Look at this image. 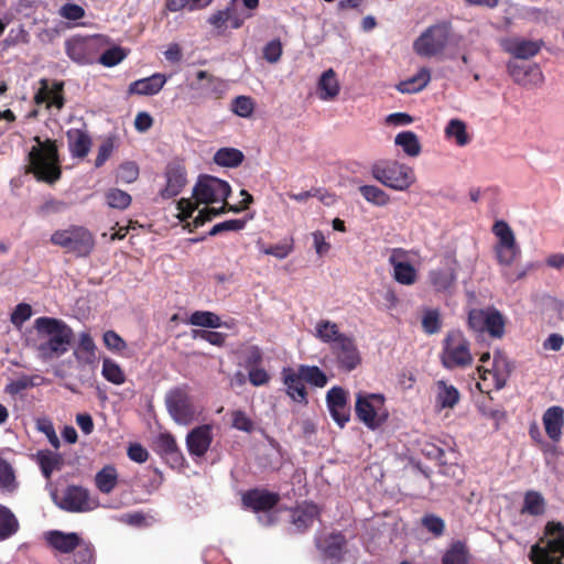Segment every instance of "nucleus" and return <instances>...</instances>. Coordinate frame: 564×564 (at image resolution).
<instances>
[{"label":"nucleus","instance_id":"nucleus-1","mask_svg":"<svg viewBox=\"0 0 564 564\" xmlns=\"http://www.w3.org/2000/svg\"><path fill=\"white\" fill-rule=\"evenodd\" d=\"M39 333L48 336L47 339L37 345L39 358L47 361L59 358L69 349L73 330L63 321L53 317H39L34 322Z\"/></svg>","mask_w":564,"mask_h":564},{"label":"nucleus","instance_id":"nucleus-2","mask_svg":"<svg viewBox=\"0 0 564 564\" xmlns=\"http://www.w3.org/2000/svg\"><path fill=\"white\" fill-rule=\"evenodd\" d=\"M34 140L39 147H33L29 152L28 172L34 174L39 181L53 184L62 175L56 141L46 139L41 142L39 137H35Z\"/></svg>","mask_w":564,"mask_h":564},{"label":"nucleus","instance_id":"nucleus-3","mask_svg":"<svg viewBox=\"0 0 564 564\" xmlns=\"http://www.w3.org/2000/svg\"><path fill=\"white\" fill-rule=\"evenodd\" d=\"M50 242L77 258L89 257L96 247L94 234L87 227L79 225L55 230L51 235Z\"/></svg>","mask_w":564,"mask_h":564},{"label":"nucleus","instance_id":"nucleus-4","mask_svg":"<svg viewBox=\"0 0 564 564\" xmlns=\"http://www.w3.org/2000/svg\"><path fill=\"white\" fill-rule=\"evenodd\" d=\"M544 535L552 539L544 546L535 543L529 552L532 564H564V524L549 521L544 528Z\"/></svg>","mask_w":564,"mask_h":564},{"label":"nucleus","instance_id":"nucleus-5","mask_svg":"<svg viewBox=\"0 0 564 564\" xmlns=\"http://www.w3.org/2000/svg\"><path fill=\"white\" fill-rule=\"evenodd\" d=\"M108 44V37L102 34H76L65 40L64 48L65 54L72 62L85 66L96 63L100 52Z\"/></svg>","mask_w":564,"mask_h":564},{"label":"nucleus","instance_id":"nucleus-6","mask_svg":"<svg viewBox=\"0 0 564 564\" xmlns=\"http://www.w3.org/2000/svg\"><path fill=\"white\" fill-rule=\"evenodd\" d=\"M370 172L376 181L395 191H406L415 182L413 170L398 161H376Z\"/></svg>","mask_w":564,"mask_h":564},{"label":"nucleus","instance_id":"nucleus-7","mask_svg":"<svg viewBox=\"0 0 564 564\" xmlns=\"http://www.w3.org/2000/svg\"><path fill=\"white\" fill-rule=\"evenodd\" d=\"M469 341L460 330H449L443 339L441 362L444 368L453 370L466 368L473 364Z\"/></svg>","mask_w":564,"mask_h":564},{"label":"nucleus","instance_id":"nucleus-8","mask_svg":"<svg viewBox=\"0 0 564 564\" xmlns=\"http://www.w3.org/2000/svg\"><path fill=\"white\" fill-rule=\"evenodd\" d=\"M165 406L171 417L181 425L191 424L199 413L187 384L170 389L165 394Z\"/></svg>","mask_w":564,"mask_h":564},{"label":"nucleus","instance_id":"nucleus-9","mask_svg":"<svg viewBox=\"0 0 564 564\" xmlns=\"http://www.w3.org/2000/svg\"><path fill=\"white\" fill-rule=\"evenodd\" d=\"M511 370L512 366L508 358L501 352H496L494 356L491 369H487L482 366L477 367V372L480 380L477 383L478 389L481 392L487 393L492 389H502L508 381Z\"/></svg>","mask_w":564,"mask_h":564},{"label":"nucleus","instance_id":"nucleus-10","mask_svg":"<svg viewBox=\"0 0 564 564\" xmlns=\"http://www.w3.org/2000/svg\"><path fill=\"white\" fill-rule=\"evenodd\" d=\"M491 230L498 239L494 247L498 263L503 267H510L521 253L511 227L505 220H497Z\"/></svg>","mask_w":564,"mask_h":564},{"label":"nucleus","instance_id":"nucleus-11","mask_svg":"<svg viewBox=\"0 0 564 564\" xmlns=\"http://www.w3.org/2000/svg\"><path fill=\"white\" fill-rule=\"evenodd\" d=\"M231 193L228 182L212 175H200L193 188V197L200 204L225 202Z\"/></svg>","mask_w":564,"mask_h":564},{"label":"nucleus","instance_id":"nucleus-12","mask_svg":"<svg viewBox=\"0 0 564 564\" xmlns=\"http://www.w3.org/2000/svg\"><path fill=\"white\" fill-rule=\"evenodd\" d=\"M384 405V397L379 393H358L356 398L355 412L359 421L368 429L376 430L384 421L380 417V410Z\"/></svg>","mask_w":564,"mask_h":564},{"label":"nucleus","instance_id":"nucleus-13","mask_svg":"<svg viewBox=\"0 0 564 564\" xmlns=\"http://www.w3.org/2000/svg\"><path fill=\"white\" fill-rule=\"evenodd\" d=\"M448 42V30L444 25H433L426 29L414 42V51L425 57L441 54Z\"/></svg>","mask_w":564,"mask_h":564},{"label":"nucleus","instance_id":"nucleus-14","mask_svg":"<svg viewBox=\"0 0 564 564\" xmlns=\"http://www.w3.org/2000/svg\"><path fill=\"white\" fill-rule=\"evenodd\" d=\"M332 355L339 369L350 372L361 364V355L352 336L340 338L330 345Z\"/></svg>","mask_w":564,"mask_h":564},{"label":"nucleus","instance_id":"nucleus-15","mask_svg":"<svg viewBox=\"0 0 564 564\" xmlns=\"http://www.w3.org/2000/svg\"><path fill=\"white\" fill-rule=\"evenodd\" d=\"M507 72L513 82L524 88L539 87L544 83V75L538 64H520L514 61L507 63Z\"/></svg>","mask_w":564,"mask_h":564},{"label":"nucleus","instance_id":"nucleus-16","mask_svg":"<svg viewBox=\"0 0 564 564\" xmlns=\"http://www.w3.org/2000/svg\"><path fill=\"white\" fill-rule=\"evenodd\" d=\"M154 449L171 468L182 469L185 466V458L172 434L160 433L154 441Z\"/></svg>","mask_w":564,"mask_h":564},{"label":"nucleus","instance_id":"nucleus-17","mask_svg":"<svg viewBox=\"0 0 564 564\" xmlns=\"http://www.w3.org/2000/svg\"><path fill=\"white\" fill-rule=\"evenodd\" d=\"M326 403L333 420L339 427H344L350 419L348 393L341 387H333L327 391Z\"/></svg>","mask_w":564,"mask_h":564},{"label":"nucleus","instance_id":"nucleus-18","mask_svg":"<svg viewBox=\"0 0 564 564\" xmlns=\"http://www.w3.org/2000/svg\"><path fill=\"white\" fill-rule=\"evenodd\" d=\"M280 495L271 492L267 489H249L242 497V506L253 512H268L276 507L280 502Z\"/></svg>","mask_w":564,"mask_h":564},{"label":"nucleus","instance_id":"nucleus-19","mask_svg":"<svg viewBox=\"0 0 564 564\" xmlns=\"http://www.w3.org/2000/svg\"><path fill=\"white\" fill-rule=\"evenodd\" d=\"M36 105L46 104V108H56L61 110L65 105L64 83L54 80L52 85L50 80L43 78L40 80V88L34 95Z\"/></svg>","mask_w":564,"mask_h":564},{"label":"nucleus","instance_id":"nucleus-20","mask_svg":"<svg viewBox=\"0 0 564 564\" xmlns=\"http://www.w3.org/2000/svg\"><path fill=\"white\" fill-rule=\"evenodd\" d=\"M408 252L402 248H394L389 257V263L393 268V279L403 285H412L417 280L416 269L404 261Z\"/></svg>","mask_w":564,"mask_h":564},{"label":"nucleus","instance_id":"nucleus-21","mask_svg":"<svg viewBox=\"0 0 564 564\" xmlns=\"http://www.w3.org/2000/svg\"><path fill=\"white\" fill-rule=\"evenodd\" d=\"M347 540L341 532H332L316 540V547L324 560L339 562L346 551Z\"/></svg>","mask_w":564,"mask_h":564},{"label":"nucleus","instance_id":"nucleus-22","mask_svg":"<svg viewBox=\"0 0 564 564\" xmlns=\"http://www.w3.org/2000/svg\"><path fill=\"white\" fill-rule=\"evenodd\" d=\"M166 185L160 191V196L170 199L177 196L186 185V170L177 162H171L165 169Z\"/></svg>","mask_w":564,"mask_h":564},{"label":"nucleus","instance_id":"nucleus-23","mask_svg":"<svg viewBox=\"0 0 564 564\" xmlns=\"http://www.w3.org/2000/svg\"><path fill=\"white\" fill-rule=\"evenodd\" d=\"M59 507L68 512H85L91 510L89 492L80 486H68L64 491Z\"/></svg>","mask_w":564,"mask_h":564},{"label":"nucleus","instance_id":"nucleus-24","mask_svg":"<svg viewBox=\"0 0 564 564\" xmlns=\"http://www.w3.org/2000/svg\"><path fill=\"white\" fill-rule=\"evenodd\" d=\"M283 383L286 387V394L295 402L307 404V391L304 384V378L300 369L294 370L291 367L282 369Z\"/></svg>","mask_w":564,"mask_h":564},{"label":"nucleus","instance_id":"nucleus-25","mask_svg":"<svg viewBox=\"0 0 564 564\" xmlns=\"http://www.w3.org/2000/svg\"><path fill=\"white\" fill-rule=\"evenodd\" d=\"M321 509L313 502H303L291 510V523L295 528V532L304 533L312 527L314 521L318 519Z\"/></svg>","mask_w":564,"mask_h":564},{"label":"nucleus","instance_id":"nucleus-26","mask_svg":"<svg viewBox=\"0 0 564 564\" xmlns=\"http://www.w3.org/2000/svg\"><path fill=\"white\" fill-rule=\"evenodd\" d=\"M213 434L210 425L193 429L186 436V446L191 455L202 457L210 447Z\"/></svg>","mask_w":564,"mask_h":564},{"label":"nucleus","instance_id":"nucleus-27","mask_svg":"<svg viewBox=\"0 0 564 564\" xmlns=\"http://www.w3.org/2000/svg\"><path fill=\"white\" fill-rule=\"evenodd\" d=\"M457 274L454 268L445 267L429 271L427 280L435 293L452 294Z\"/></svg>","mask_w":564,"mask_h":564},{"label":"nucleus","instance_id":"nucleus-28","mask_svg":"<svg viewBox=\"0 0 564 564\" xmlns=\"http://www.w3.org/2000/svg\"><path fill=\"white\" fill-rule=\"evenodd\" d=\"M68 150L73 158L84 159L91 149V138L84 129L72 128L66 132Z\"/></svg>","mask_w":564,"mask_h":564},{"label":"nucleus","instance_id":"nucleus-29","mask_svg":"<svg viewBox=\"0 0 564 564\" xmlns=\"http://www.w3.org/2000/svg\"><path fill=\"white\" fill-rule=\"evenodd\" d=\"M166 77L163 74L155 73L149 77L132 82L129 85L130 95L152 96L158 94L164 86Z\"/></svg>","mask_w":564,"mask_h":564},{"label":"nucleus","instance_id":"nucleus-30","mask_svg":"<svg viewBox=\"0 0 564 564\" xmlns=\"http://www.w3.org/2000/svg\"><path fill=\"white\" fill-rule=\"evenodd\" d=\"M543 424L546 435L552 441L558 442L564 425V409L558 405L549 408L543 414Z\"/></svg>","mask_w":564,"mask_h":564},{"label":"nucleus","instance_id":"nucleus-31","mask_svg":"<svg viewBox=\"0 0 564 564\" xmlns=\"http://www.w3.org/2000/svg\"><path fill=\"white\" fill-rule=\"evenodd\" d=\"M542 47L541 41H531L524 39L510 40L505 46L506 52L514 58L528 59L539 54Z\"/></svg>","mask_w":564,"mask_h":564},{"label":"nucleus","instance_id":"nucleus-32","mask_svg":"<svg viewBox=\"0 0 564 564\" xmlns=\"http://www.w3.org/2000/svg\"><path fill=\"white\" fill-rule=\"evenodd\" d=\"M317 91L322 100H333L338 96L340 85L333 68H328L321 75Z\"/></svg>","mask_w":564,"mask_h":564},{"label":"nucleus","instance_id":"nucleus-33","mask_svg":"<svg viewBox=\"0 0 564 564\" xmlns=\"http://www.w3.org/2000/svg\"><path fill=\"white\" fill-rule=\"evenodd\" d=\"M46 539L52 547L62 553H69L74 551L80 541L76 533H64L61 531L48 532Z\"/></svg>","mask_w":564,"mask_h":564},{"label":"nucleus","instance_id":"nucleus-34","mask_svg":"<svg viewBox=\"0 0 564 564\" xmlns=\"http://www.w3.org/2000/svg\"><path fill=\"white\" fill-rule=\"evenodd\" d=\"M436 388V405L441 409H453L459 402V391L453 384H447L446 381L438 380Z\"/></svg>","mask_w":564,"mask_h":564},{"label":"nucleus","instance_id":"nucleus-35","mask_svg":"<svg viewBox=\"0 0 564 564\" xmlns=\"http://www.w3.org/2000/svg\"><path fill=\"white\" fill-rule=\"evenodd\" d=\"M431 80V72L422 67L414 76L401 82L397 88L402 94H414L424 89Z\"/></svg>","mask_w":564,"mask_h":564},{"label":"nucleus","instance_id":"nucleus-36","mask_svg":"<svg viewBox=\"0 0 564 564\" xmlns=\"http://www.w3.org/2000/svg\"><path fill=\"white\" fill-rule=\"evenodd\" d=\"M97 489L102 494H110L118 484V471L113 465L104 466L95 476Z\"/></svg>","mask_w":564,"mask_h":564},{"label":"nucleus","instance_id":"nucleus-37","mask_svg":"<svg viewBox=\"0 0 564 564\" xmlns=\"http://www.w3.org/2000/svg\"><path fill=\"white\" fill-rule=\"evenodd\" d=\"M96 344L89 333H82L74 355L78 361L93 364L96 360Z\"/></svg>","mask_w":564,"mask_h":564},{"label":"nucleus","instance_id":"nucleus-38","mask_svg":"<svg viewBox=\"0 0 564 564\" xmlns=\"http://www.w3.org/2000/svg\"><path fill=\"white\" fill-rule=\"evenodd\" d=\"M20 524L14 513L0 505V541H4L19 531Z\"/></svg>","mask_w":564,"mask_h":564},{"label":"nucleus","instance_id":"nucleus-39","mask_svg":"<svg viewBox=\"0 0 564 564\" xmlns=\"http://www.w3.org/2000/svg\"><path fill=\"white\" fill-rule=\"evenodd\" d=\"M421 326L425 334H437L443 326L440 308L424 307L422 310Z\"/></svg>","mask_w":564,"mask_h":564},{"label":"nucleus","instance_id":"nucleus-40","mask_svg":"<svg viewBox=\"0 0 564 564\" xmlns=\"http://www.w3.org/2000/svg\"><path fill=\"white\" fill-rule=\"evenodd\" d=\"M316 337L321 339L323 343L334 344L337 343L340 338L346 337L347 335L339 332V328L336 323H333L327 319H322L316 324Z\"/></svg>","mask_w":564,"mask_h":564},{"label":"nucleus","instance_id":"nucleus-41","mask_svg":"<svg viewBox=\"0 0 564 564\" xmlns=\"http://www.w3.org/2000/svg\"><path fill=\"white\" fill-rule=\"evenodd\" d=\"M243 153L235 148H221L214 155V162L226 167H237L243 162Z\"/></svg>","mask_w":564,"mask_h":564},{"label":"nucleus","instance_id":"nucleus-42","mask_svg":"<svg viewBox=\"0 0 564 564\" xmlns=\"http://www.w3.org/2000/svg\"><path fill=\"white\" fill-rule=\"evenodd\" d=\"M468 549L462 541L452 543L442 557V564H468Z\"/></svg>","mask_w":564,"mask_h":564},{"label":"nucleus","instance_id":"nucleus-43","mask_svg":"<svg viewBox=\"0 0 564 564\" xmlns=\"http://www.w3.org/2000/svg\"><path fill=\"white\" fill-rule=\"evenodd\" d=\"M521 512L534 517L542 516L545 512V500L543 496L539 491H527Z\"/></svg>","mask_w":564,"mask_h":564},{"label":"nucleus","instance_id":"nucleus-44","mask_svg":"<svg viewBox=\"0 0 564 564\" xmlns=\"http://www.w3.org/2000/svg\"><path fill=\"white\" fill-rule=\"evenodd\" d=\"M485 323V332H487L491 337L501 338L505 335L506 321L498 310L488 308V315Z\"/></svg>","mask_w":564,"mask_h":564},{"label":"nucleus","instance_id":"nucleus-45","mask_svg":"<svg viewBox=\"0 0 564 564\" xmlns=\"http://www.w3.org/2000/svg\"><path fill=\"white\" fill-rule=\"evenodd\" d=\"M394 143L410 156H417L421 153V144L417 135L412 131H402L395 135Z\"/></svg>","mask_w":564,"mask_h":564},{"label":"nucleus","instance_id":"nucleus-46","mask_svg":"<svg viewBox=\"0 0 564 564\" xmlns=\"http://www.w3.org/2000/svg\"><path fill=\"white\" fill-rule=\"evenodd\" d=\"M359 193L368 203L378 207L387 206L390 203V196L376 185H361Z\"/></svg>","mask_w":564,"mask_h":564},{"label":"nucleus","instance_id":"nucleus-47","mask_svg":"<svg viewBox=\"0 0 564 564\" xmlns=\"http://www.w3.org/2000/svg\"><path fill=\"white\" fill-rule=\"evenodd\" d=\"M102 377L108 381L116 386L123 384L126 382V373L118 362L110 358H105L102 360Z\"/></svg>","mask_w":564,"mask_h":564},{"label":"nucleus","instance_id":"nucleus-48","mask_svg":"<svg viewBox=\"0 0 564 564\" xmlns=\"http://www.w3.org/2000/svg\"><path fill=\"white\" fill-rule=\"evenodd\" d=\"M128 55V51L122 48L121 46H112L110 48H104L99 56L97 57V62L105 67H113L120 64Z\"/></svg>","mask_w":564,"mask_h":564},{"label":"nucleus","instance_id":"nucleus-49","mask_svg":"<svg viewBox=\"0 0 564 564\" xmlns=\"http://www.w3.org/2000/svg\"><path fill=\"white\" fill-rule=\"evenodd\" d=\"M188 324L193 326L218 328L221 326L220 317L209 311H195L188 318Z\"/></svg>","mask_w":564,"mask_h":564},{"label":"nucleus","instance_id":"nucleus-50","mask_svg":"<svg viewBox=\"0 0 564 564\" xmlns=\"http://www.w3.org/2000/svg\"><path fill=\"white\" fill-rule=\"evenodd\" d=\"M36 462L43 476L46 479H50L54 469L58 467L61 457L58 454H54L51 451H39L36 454Z\"/></svg>","mask_w":564,"mask_h":564},{"label":"nucleus","instance_id":"nucleus-51","mask_svg":"<svg viewBox=\"0 0 564 564\" xmlns=\"http://www.w3.org/2000/svg\"><path fill=\"white\" fill-rule=\"evenodd\" d=\"M18 488L14 469L11 464L0 457V490L13 492Z\"/></svg>","mask_w":564,"mask_h":564},{"label":"nucleus","instance_id":"nucleus-52","mask_svg":"<svg viewBox=\"0 0 564 564\" xmlns=\"http://www.w3.org/2000/svg\"><path fill=\"white\" fill-rule=\"evenodd\" d=\"M299 369L305 382L317 388H323L327 384V376L317 366L301 365Z\"/></svg>","mask_w":564,"mask_h":564},{"label":"nucleus","instance_id":"nucleus-53","mask_svg":"<svg viewBox=\"0 0 564 564\" xmlns=\"http://www.w3.org/2000/svg\"><path fill=\"white\" fill-rule=\"evenodd\" d=\"M105 197L109 207L121 210L128 208L132 200L130 194L119 188L108 189Z\"/></svg>","mask_w":564,"mask_h":564},{"label":"nucleus","instance_id":"nucleus-54","mask_svg":"<svg viewBox=\"0 0 564 564\" xmlns=\"http://www.w3.org/2000/svg\"><path fill=\"white\" fill-rule=\"evenodd\" d=\"M448 138H455L456 143L460 147L469 143V137L466 131V124L459 119H452L445 128Z\"/></svg>","mask_w":564,"mask_h":564},{"label":"nucleus","instance_id":"nucleus-55","mask_svg":"<svg viewBox=\"0 0 564 564\" xmlns=\"http://www.w3.org/2000/svg\"><path fill=\"white\" fill-rule=\"evenodd\" d=\"M39 378H40L39 376L23 375V376L19 377L18 379L9 382L6 386L4 390L7 393H9L11 395H17V394L21 393L22 391L36 386L37 383L35 382V379H39Z\"/></svg>","mask_w":564,"mask_h":564},{"label":"nucleus","instance_id":"nucleus-56","mask_svg":"<svg viewBox=\"0 0 564 564\" xmlns=\"http://www.w3.org/2000/svg\"><path fill=\"white\" fill-rule=\"evenodd\" d=\"M421 523L423 528L426 529L434 536H441L444 534L445 522L441 517L434 513L424 514L423 518L421 519Z\"/></svg>","mask_w":564,"mask_h":564},{"label":"nucleus","instance_id":"nucleus-57","mask_svg":"<svg viewBox=\"0 0 564 564\" xmlns=\"http://www.w3.org/2000/svg\"><path fill=\"white\" fill-rule=\"evenodd\" d=\"M192 336L193 338H200L203 340H206L210 345L217 347H223L227 338V334L206 329H193Z\"/></svg>","mask_w":564,"mask_h":564},{"label":"nucleus","instance_id":"nucleus-58","mask_svg":"<svg viewBox=\"0 0 564 564\" xmlns=\"http://www.w3.org/2000/svg\"><path fill=\"white\" fill-rule=\"evenodd\" d=\"M30 42V34L23 25L12 28L8 36L3 40L4 47L15 46L18 44H28Z\"/></svg>","mask_w":564,"mask_h":564},{"label":"nucleus","instance_id":"nucleus-59","mask_svg":"<svg viewBox=\"0 0 564 564\" xmlns=\"http://www.w3.org/2000/svg\"><path fill=\"white\" fill-rule=\"evenodd\" d=\"M247 225V219H229L223 223H218L212 227L208 235L214 237L224 231H239L242 230Z\"/></svg>","mask_w":564,"mask_h":564},{"label":"nucleus","instance_id":"nucleus-60","mask_svg":"<svg viewBox=\"0 0 564 564\" xmlns=\"http://www.w3.org/2000/svg\"><path fill=\"white\" fill-rule=\"evenodd\" d=\"M36 429L42 432L43 434H45V436L47 437L50 444L55 448H59V440L56 435V432H55V429H54V425L52 423V421L47 417H41V419H37L36 420Z\"/></svg>","mask_w":564,"mask_h":564},{"label":"nucleus","instance_id":"nucleus-61","mask_svg":"<svg viewBox=\"0 0 564 564\" xmlns=\"http://www.w3.org/2000/svg\"><path fill=\"white\" fill-rule=\"evenodd\" d=\"M488 315V308L487 310H480V308H473L468 313V326L470 329L477 333H484L485 332V319Z\"/></svg>","mask_w":564,"mask_h":564},{"label":"nucleus","instance_id":"nucleus-62","mask_svg":"<svg viewBox=\"0 0 564 564\" xmlns=\"http://www.w3.org/2000/svg\"><path fill=\"white\" fill-rule=\"evenodd\" d=\"M261 251L264 254L273 256L278 259H284L293 251V239L269 247L262 246Z\"/></svg>","mask_w":564,"mask_h":564},{"label":"nucleus","instance_id":"nucleus-63","mask_svg":"<svg viewBox=\"0 0 564 564\" xmlns=\"http://www.w3.org/2000/svg\"><path fill=\"white\" fill-rule=\"evenodd\" d=\"M104 345L113 352H121L127 348L124 339L115 330H107L102 336Z\"/></svg>","mask_w":564,"mask_h":564},{"label":"nucleus","instance_id":"nucleus-64","mask_svg":"<svg viewBox=\"0 0 564 564\" xmlns=\"http://www.w3.org/2000/svg\"><path fill=\"white\" fill-rule=\"evenodd\" d=\"M283 53L282 43L279 39H274L265 44L263 47V58L274 64L280 61Z\"/></svg>","mask_w":564,"mask_h":564}]
</instances>
